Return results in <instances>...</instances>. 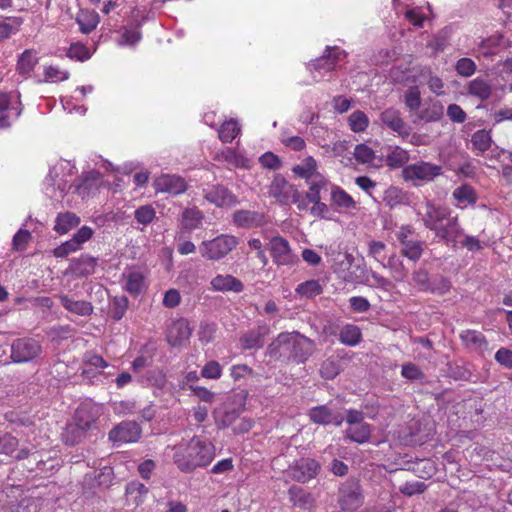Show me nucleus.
<instances>
[{
	"instance_id": "7c9ffc66",
	"label": "nucleus",
	"mask_w": 512,
	"mask_h": 512,
	"mask_svg": "<svg viewBox=\"0 0 512 512\" xmlns=\"http://www.w3.org/2000/svg\"><path fill=\"white\" fill-rule=\"evenodd\" d=\"M418 81L420 84H426L430 91L438 96L445 94L443 80L433 74L430 68L424 67L420 69Z\"/></svg>"
},
{
	"instance_id": "473e14b6",
	"label": "nucleus",
	"mask_w": 512,
	"mask_h": 512,
	"mask_svg": "<svg viewBox=\"0 0 512 512\" xmlns=\"http://www.w3.org/2000/svg\"><path fill=\"white\" fill-rule=\"evenodd\" d=\"M59 299L66 310L77 315L88 316L93 311V306L90 302L84 300H75L67 295H60Z\"/></svg>"
},
{
	"instance_id": "bb28decb",
	"label": "nucleus",
	"mask_w": 512,
	"mask_h": 512,
	"mask_svg": "<svg viewBox=\"0 0 512 512\" xmlns=\"http://www.w3.org/2000/svg\"><path fill=\"white\" fill-rule=\"evenodd\" d=\"M233 222L237 227L254 228L264 223V216L261 213L249 210H238L233 214Z\"/></svg>"
},
{
	"instance_id": "0e129e2a",
	"label": "nucleus",
	"mask_w": 512,
	"mask_h": 512,
	"mask_svg": "<svg viewBox=\"0 0 512 512\" xmlns=\"http://www.w3.org/2000/svg\"><path fill=\"white\" fill-rule=\"evenodd\" d=\"M354 157L362 164H372L375 158L374 151L365 144H359L354 149Z\"/></svg>"
},
{
	"instance_id": "69168bd1",
	"label": "nucleus",
	"mask_w": 512,
	"mask_h": 512,
	"mask_svg": "<svg viewBox=\"0 0 512 512\" xmlns=\"http://www.w3.org/2000/svg\"><path fill=\"white\" fill-rule=\"evenodd\" d=\"M201 376L206 379H219L222 376V366L217 361L211 360L202 368Z\"/></svg>"
},
{
	"instance_id": "3c124183",
	"label": "nucleus",
	"mask_w": 512,
	"mask_h": 512,
	"mask_svg": "<svg viewBox=\"0 0 512 512\" xmlns=\"http://www.w3.org/2000/svg\"><path fill=\"white\" fill-rule=\"evenodd\" d=\"M383 266L390 270L395 281L403 282L407 278L408 270L405 268L402 260L398 257H389L387 264H383Z\"/></svg>"
},
{
	"instance_id": "9b49d317",
	"label": "nucleus",
	"mask_w": 512,
	"mask_h": 512,
	"mask_svg": "<svg viewBox=\"0 0 512 512\" xmlns=\"http://www.w3.org/2000/svg\"><path fill=\"white\" fill-rule=\"evenodd\" d=\"M270 251L274 263L278 266H294L299 262V258L292 252L289 242L281 236L271 239Z\"/></svg>"
},
{
	"instance_id": "aec40b11",
	"label": "nucleus",
	"mask_w": 512,
	"mask_h": 512,
	"mask_svg": "<svg viewBox=\"0 0 512 512\" xmlns=\"http://www.w3.org/2000/svg\"><path fill=\"white\" fill-rule=\"evenodd\" d=\"M98 266V258L88 254H82L70 261L68 272L76 277H87L95 273Z\"/></svg>"
},
{
	"instance_id": "79ce46f5",
	"label": "nucleus",
	"mask_w": 512,
	"mask_h": 512,
	"mask_svg": "<svg viewBox=\"0 0 512 512\" xmlns=\"http://www.w3.org/2000/svg\"><path fill=\"white\" fill-rule=\"evenodd\" d=\"M317 168V161L312 156H308L300 164L293 167V172L295 175L309 180L319 173Z\"/></svg>"
},
{
	"instance_id": "a878e982",
	"label": "nucleus",
	"mask_w": 512,
	"mask_h": 512,
	"mask_svg": "<svg viewBox=\"0 0 512 512\" xmlns=\"http://www.w3.org/2000/svg\"><path fill=\"white\" fill-rule=\"evenodd\" d=\"M452 198L456 207L465 209L468 206L474 205L478 197L473 187L463 184L453 190Z\"/></svg>"
},
{
	"instance_id": "4d7b16f0",
	"label": "nucleus",
	"mask_w": 512,
	"mask_h": 512,
	"mask_svg": "<svg viewBox=\"0 0 512 512\" xmlns=\"http://www.w3.org/2000/svg\"><path fill=\"white\" fill-rule=\"evenodd\" d=\"M331 151L333 156L340 158V162L342 164L347 166L352 163L351 153L349 151L348 143L346 141L334 142Z\"/></svg>"
},
{
	"instance_id": "5fc2aeb1",
	"label": "nucleus",
	"mask_w": 512,
	"mask_h": 512,
	"mask_svg": "<svg viewBox=\"0 0 512 512\" xmlns=\"http://www.w3.org/2000/svg\"><path fill=\"white\" fill-rule=\"evenodd\" d=\"M404 102L410 112L419 110L421 104V94L417 86L410 87L405 91Z\"/></svg>"
},
{
	"instance_id": "423d86ee",
	"label": "nucleus",
	"mask_w": 512,
	"mask_h": 512,
	"mask_svg": "<svg viewBox=\"0 0 512 512\" xmlns=\"http://www.w3.org/2000/svg\"><path fill=\"white\" fill-rule=\"evenodd\" d=\"M239 244V239L230 234H221L199 245L201 256L207 260L217 261L226 257Z\"/></svg>"
},
{
	"instance_id": "f257e3e1",
	"label": "nucleus",
	"mask_w": 512,
	"mask_h": 512,
	"mask_svg": "<svg viewBox=\"0 0 512 512\" xmlns=\"http://www.w3.org/2000/svg\"><path fill=\"white\" fill-rule=\"evenodd\" d=\"M76 167L69 160L61 159L51 167L44 182L45 194L54 202H62L70 189L81 198L93 195L101 184V173L91 170L85 173L79 183L72 185Z\"/></svg>"
},
{
	"instance_id": "ea45409f",
	"label": "nucleus",
	"mask_w": 512,
	"mask_h": 512,
	"mask_svg": "<svg viewBox=\"0 0 512 512\" xmlns=\"http://www.w3.org/2000/svg\"><path fill=\"white\" fill-rule=\"evenodd\" d=\"M38 63L37 52L34 50H25L18 59L17 70L22 75H29Z\"/></svg>"
},
{
	"instance_id": "2eb2a0df",
	"label": "nucleus",
	"mask_w": 512,
	"mask_h": 512,
	"mask_svg": "<svg viewBox=\"0 0 512 512\" xmlns=\"http://www.w3.org/2000/svg\"><path fill=\"white\" fill-rule=\"evenodd\" d=\"M203 197L217 207H232L238 203L237 197L225 186L216 184L203 189Z\"/></svg>"
},
{
	"instance_id": "49530a36",
	"label": "nucleus",
	"mask_w": 512,
	"mask_h": 512,
	"mask_svg": "<svg viewBox=\"0 0 512 512\" xmlns=\"http://www.w3.org/2000/svg\"><path fill=\"white\" fill-rule=\"evenodd\" d=\"M265 335V329L258 327L245 333L241 337V345L244 349H256L263 345L262 338Z\"/></svg>"
},
{
	"instance_id": "864d4df0",
	"label": "nucleus",
	"mask_w": 512,
	"mask_h": 512,
	"mask_svg": "<svg viewBox=\"0 0 512 512\" xmlns=\"http://www.w3.org/2000/svg\"><path fill=\"white\" fill-rule=\"evenodd\" d=\"M348 125L355 133L363 132L369 125V119L364 112L357 110L348 117Z\"/></svg>"
},
{
	"instance_id": "a18cd8bd",
	"label": "nucleus",
	"mask_w": 512,
	"mask_h": 512,
	"mask_svg": "<svg viewBox=\"0 0 512 512\" xmlns=\"http://www.w3.org/2000/svg\"><path fill=\"white\" fill-rule=\"evenodd\" d=\"M431 7L427 3L425 6L413 7L406 11V19L416 27H422L423 22L429 17Z\"/></svg>"
},
{
	"instance_id": "cd10ccee",
	"label": "nucleus",
	"mask_w": 512,
	"mask_h": 512,
	"mask_svg": "<svg viewBox=\"0 0 512 512\" xmlns=\"http://www.w3.org/2000/svg\"><path fill=\"white\" fill-rule=\"evenodd\" d=\"M204 215L197 208H186L181 215L180 226L185 232H192L202 226Z\"/></svg>"
},
{
	"instance_id": "39448f33",
	"label": "nucleus",
	"mask_w": 512,
	"mask_h": 512,
	"mask_svg": "<svg viewBox=\"0 0 512 512\" xmlns=\"http://www.w3.org/2000/svg\"><path fill=\"white\" fill-rule=\"evenodd\" d=\"M102 407L93 402L81 403L75 412V424H70L63 432V440L68 445H75L84 436L87 429L101 414Z\"/></svg>"
},
{
	"instance_id": "b1692460",
	"label": "nucleus",
	"mask_w": 512,
	"mask_h": 512,
	"mask_svg": "<svg viewBox=\"0 0 512 512\" xmlns=\"http://www.w3.org/2000/svg\"><path fill=\"white\" fill-rule=\"evenodd\" d=\"M83 364L91 368H83L82 376L87 379H91L99 374L103 369L109 367V363L103 359L102 356L88 351L83 355Z\"/></svg>"
},
{
	"instance_id": "e2e57ef3",
	"label": "nucleus",
	"mask_w": 512,
	"mask_h": 512,
	"mask_svg": "<svg viewBox=\"0 0 512 512\" xmlns=\"http://www.w3.org/2000/svg\"><path fill=\"white\" fill-rule=\"evenodd\" d=\"M142 38L139 28H124L121 39L118 44L120 46H134Z\"/></svg>"
},
{
	"instance_id": "a19ab883",
	"label": "nucleus",
	"mask_w": 512,
	"mask_h": 512,
	"mask_svg": "<svg viewBox=\"0 0 512 512\" xmlns=\"http://www.w3.org/2000/svg\"><path fill=\"white\" fill-rule=\"evenodd\" d=\"M371 426L367 423L354 425L346 430V436L349 440L358 444H363L369 441L371 436Z\"/></svg>"
},
{
	"instance_id": "0eeeda50",
	"label": "nucleus",
	"mask_w": 512,
	"mask_h": 512,
	"mask_svg": "<svg viewBox=\"0 0 512 512\" xmlns=\"http://www.w3.org/2000/svg\"><path fill=\"white\" fill-rule=\"evenodd\" d=\"M442 174V166L427 161L406 165L402 170L403 179L415 186L433 181Z\"/></svg>"
},
{
	"instance_id": "8fccbe9b",
	"label": "nucleus",
	"mask_w": 512,
	"mask_h": 512,
	"mask_svg": "<svg viewBox=\"0 0 512 512\" xmlns=\"http://www.w3.org/2000/svg\"><path fill=\"white\" fill-rule=\"evenodd\" d=\"M240 126L237 121L231 119L225 121L218 130V136L224 143H231L240 133Z\"/></svg>"
},
{
	"instance_id": "a211bd4d",
	"label": "nucleus",
	"mask_w": 512,
	"mask_h": 512,
	"mask_svg": "<svg viewBox=\"0 0 512 512\" xmlns=\"http://www.w3.org/2000/svg\"><path fill=\"white\" fill-rule=\"evenodd\" d=\"M308 416L310 420L319 425H334L336 427L341 426L344 422V416L334 411L328 405H321L313 407L309 410Z\"/></svg>"
},
{
	"instance_id": "6ab92c4d",
	"label": "nucleus",
	"mask_w": 512,
	"mask_h": 512,
	"mask_svg": "<svg viewBox=\"0 0 512 512\" xmlns=\"http://www.w3.org/2000/svg\"><path fill=\"white\" fill-rule=\"evenodd\" d=\"M191 336V328L188 320L179 318L173 320L167 328V342L173 346H181L186 343Z\"/></svg>"
},
{
	"instance_id": "5701e85b",
	"label": "nucleus",
	"mask_w": 512,
	"mask_h": 512,
	"mask_svg": "<svg viewBox=\"0 0 512 512\" xmlns=\"http://www.w3.org/2000/svg\"><path fill=\"white\" fill-rule=\"evenodd\" d=\"M211 288L219 292L240 293L244 289L243 283L230 274H218L210 281Z\"/></svg>"
},
{
	"instance_id": "774afa93",
	"label": "nucleus",
	"mask_w": 512,
	"mask_h": 512,
	"mask_svg": "<svg viewBox=\"0 0 512 512\" xmlns=\"http://www.w3.org/2000/svg\"><path fill=\"white\" fill-rule=\"evenodd\" d=\"M455 69L459 75L469 77L475 73L476 64L470 58H461L457 61Z\"/></svg>"
},
{
	"instance_id": "4468645a",
	"label": "nucleus",
	"mask_w": 512,
	"mask_h": 512,
	"mask_svg": "<svg viewBox=\"0 0 512 512\" xmlns=\"http://www.w3.org/2000/svg\"><path fill=\"white\" fill-rule=\"evenodd\" d=\"M320 464L310 458H302L291 465L287 470L289 478L301 483L313 479L319 472Z\"/></svg>"
},
{
	"instance_id": "2f4dec72",
	"label": "nucleus",
	"mask_w": 512,
	"mask_h": 512,
	"mask_svg": "<svg viewBox=\"0 0 512 512\" xmlns=\"http://www.w3.org/2000/svg\"><path fill=\"white\" fill-rule=\"evenodd\" d=\"M331 203L337 208L347 211L357 209V202L353 197L343 188L335 185L331 188Z\"/></svg>"
},
{
	"instance_id": "c9c22d12",
	"label": "nucleus",
	"mask_w": 512,
	"mask_h": 512,
	"mask_svg": "<svg viewBox=\"0 0 512 512\" xmlns=\"http://www.w3.org/2000/svg\"><path fill=\"white\" fill-rule=\"evenodd\" d=\"M148 494V488L138 481H132L126 486V498L129 504L141 505Z\"/></svg>"
},
{
	"instance_id": "052dcab7",
	"label": "nucleus",
	"mask_w": 512,
	"mask_h": 512,
	"mask_svg": "<svg viewBox=\"0 0 512 512\" xmlns=\"http://www.w3.org/2000/svg\"><path fill=\"white\" fill-rule=\"evenodd\" d=\"M134 216L139 224L146 226L154 220L156 212L151 205H143L135 210Z\"/></svg>"
},
{
	"instance_id": "393cba45",
	"label": "nucleus",
	"mask_w": 512,
	"mask_h": 512,
	"mask_svg": "<svg viewBox=\"0 0 512 512\" xmlns=\"http://www.w3.org/2000/svg\"><path fill=\"white\" fill-rule=\"evenodd\" d=\"M215 160L224 162L234 168H248L250 160L230 147H225L215 154Z\"/></svg>"
},
{
	"instance_id": "f3484780",
	"label": "nucleus",
	"mask_w": 512,
	"mask_h": 512,
	"mask_svg": "<svg viewBox=\"0 0 512 512\" xmlns=\"http://www.w3.org/2000/svg\"><path fill=\"white\" fill-rule=\"evenodd\" d=\"M153 187L157 193L179 195L186 191L187 184L181 176L163 174L154 180Z\"/></svg>"
},
{
	"instance_id": "4be33fe9",
	"label": "nucleus",
	"mask_w": 512,
	"mask_h": 512,
	"mask_svg": "<svg viewBox=\"0 0 512 512\" xmlns=\"http://www.w3.org/2000/svg\"><path fill=\"white\" fill-rule=\"evenodd\" d=\"M269 195L281 204H289L296 195V188L284 178H275L269 187Z\"/></svg>"
},
{
	"instance_id": "6e6d98bb",
	"label": "nucleus",
	"mask_w": 512,
	"mask_h": 512,
	"mask_svg": "<svg viewBox=\"0 0 512 512\" xmlns=\"http://www.w3.org/2000/svg\"><path fill=\"white\" fill-rule=\"evenodd\" d=\"M70 74L67 70H62L58 66L49 65L44 67L45 82H60L69 78Z\"/></svg>"
},
{
	"instance_id": "f8f14e48",
	"label": "nucleus",
	"mask_w": 512,
	"mask_h": 512,
	"mask_svg": "<svg viewBox=\"0 0 512 512\" xmlns=\"http://www.w3.org/2000/svg\"><path fill=\"white\" fill-rule=\"evenodd\" d=\"M380 121L382 125L397 134L402 139H407L412 131L411 126L404 121L401 112L393 107H389L381 112Z\"/></svg>"
},
{
	"instance_id": "72a5a7b5",
	"label": "nucleus",
	"mask_w": 512,
	"mask_h": 512,
	"mask_svg": "<svg viewBox=\"0 0 512 512\" xmlns=\"http://www.w3.org/2000/svg\"><path fill=\"white\" fill-rule=\"evenodd\" d=\"M80 223V218L72 212L59 213L56 216L54 230L63 235L76 228Z\"/></svg>"
},
{
	"instance_id": "7ed1b4c3",
	"label": "nucleus",
	"mask_w": 512,
	"mask_h": 512,
	"mask_svg": "<svg viewBox=\"0 0 512 512\" xmlns=\"http://www.w3.org/2000/svg\"><path fill=\"white\" fill-rule=\"evenodd\" d=\"M173 452L172 459L177 468L184 473H191L199 467L208 466L215 458V446L200 436L182 439L178 444L169 446Z\"/></svg>"
},
{
	"instance_id": "1a4fd4ad",
	"label": "nucleus",
	"mask_w": 512,
	"mask_h": 512,
	"mask_svg": "<svg viewBox=\"0 0 512 512\" xmlns=\"http://www.w3.org/2000/svg\"><path fill=\"white\" fill-rule=\"evenodd\" d=\"M364 501L360 484L355 480L345 482L339 489V505L343 511L354 512Z\"/></svg>"
},
{
	"instance_id": "58836bf2",
	"label": "nucleus",
	"mask_w": 512,
	"mask_h": 512,
	"mask_svg": "<svg viewBox=\"0 0 512 512\" xmlns=\"http://www.w3.org/2000/svg\"><path fill=\"white\" fill-rule=\"evenodd\" d=\"M468 93L480 100H487L492 94V87L485 79L478 77L470 81Z\"/></svg>"
},
{
	"instance_id": "680f3d73",
	"label": "nucleus",
	"mask_w": 512,
	"mask_h": 512,
	"mask_svg": "<svg viewBox=\"0 0 512 512\" xmlns=\"http://www.w3.org/2000/svg\"><path fill=\"white\" fill-rule=\"evenodd\" d=\"M423 252L422 244L419 241L405 242L402 245V254L409 260L416 262L420 259Z\"/></svg>"
},
{
	"instance_id": "9d476101",
	"label": "nucleus",
	"mask_w": 512,
	"mask_h": 512,
	"mask_svg": "<svg viewBox=\"0 0 512 512\" xmlns=\"http://www.w3.org/2000/svg\"><path fill=\"white\" fill-rule=\"evenodd\" d=\"M42 352L38 341L31 338H20L11 345V359L16 363H25L37 358Z\"/></svg>"
},
{
	"instance_id": "bf43d9fd",
	"label": "nucleus",
	"mask_w": 512,
	"mask_h": 512,
	"mask_svg": "<svg viewBox=\"0 0 512 512\" xmlns=\"http://www.w3.org/2000/svg\"><path fill=\"white\" fill-rule=\"evenodd\" d=\"M67 56L77 61H86L90 59L92 53L82 43H72L67 51Z\"/></svg>"
},
{
	"instance_id": "f704fd0d",
	"label": "nucleus",
	"mask_w": 512,
	"mask_h": 512,
	"mask_svg": "<svg viewBox=\"0 0 512 512\" xmlns=\"http://www.w3.org/2000/svg\"><path fill=\"white\" fill-rule=\"evenodd\" d=\"M216 426L224 429L231 426L239 417L240 410L235 408H217L213 412Z\"/></svg>"
},
{
	"instance_id": "ddd939ff",
	"label": "nucleus",
	"mask_w": 512,
	"mask_h": 512,
	"mask_svg": "<svg viewBox=\"0 0 512 512\" xmlns=\"http://www.w3.org/2000/svg\"><path fill=\"white\" fill-rule=\"evenodd\" d=\"M19 97L0 92V129L8 128L21 114Z\"/></svg>"
},
{
	"instance_id": "09e8293b",
	"label": "nucleus",
	"mask_w": 512,
	"mask_h": 512,
	"mask_svg": "<svg viewBox=\"0 0 512 512\" xmlns=\"http://www.w3.org/2000/svg\"><path fill=\"white\" fill-rule=\"evenodd\" d=\"M409 160V153L405 149L395 146L390 148L386 155V164L391 168H399L406 164Z\"/></svg>"
},
{
	"instance_id": "37998d69",
	"label": "nucleus",
	"mask_w": 512,
	"mask_h": 512,
	"mask_svg": "<svg viewBox=\"0 0 512 512\" xmlns=\"http://www.w3.org/2000/svg\"><path fill=\"white\" fill-rule=\"evenodd\" d=\"M492 143L491 134L486 130H478L471 137L472 149L476 155H481L487 151Z\"/></svg>"
},
{
	"instance_id": "dca6fc26",
	"label": "nucleus",
	"mask_w": 512,
	"mask_h": 512,
	"mask_svg": "<svg viewBox=\"0 0 512 512\" xmlns=\"http://www.w3.org/2000/svg\"><path fill=\"white\" fill-rule=\"evenodd\" d=\"M141 428L136 422H122L109 432V439L117 446L123 443L137 442Z\"/></svg>"
},
{
	"instance_id": "e433bc0d",
	"label": "nucleus",
	"mask_w": 512,
	"mask_h": 512,
	"mask_svg": "<svg viewBox=\"0 0 512 512\" xmlns=\"http://www.w3.org/2000/svg\"><path fill=\"white\" fill-rule=\"evenodd\" d=\"M362 340V333L358 326L354 324L344 325L339 332V341L350 347L357 346Z\"/></svg>"
},
{
	"instance_id": "4c0bfd02",
	"label": "nucleus",
	"mask_w": 512,
	"mask_h": 512,
	"mask_svg": "<svg viewBox=\"0 0 512 512\" xmlns=\"http://www.w3.org/2000/svg\"><path fill=\"white\" fill-rule=\"evenodd\" d=\"M80 31L84 34L92 32L99 23V15L95 11L81 10L76 17Z\"/></svg>"
},
{
	"instance_id": "c85d7f7f",
	"label": "nucleus",
	"mask_w": 512,
	"mask_h": 512,
	"mask_svg": "<svg viewBox=\"0 0 512 512\" xmlns=\"http://www.w3.org/2000/svg\"><path fill=\"white\" fill-rule=\"evenodd\" d=\"M463 344L471 351L482 353L487 349L484 335L476 330H466L460 334Z\"/></svg>"
},
{
	"instance_id": "338daca9",
	"label": "nucleus",
	"mask_w": 512,
	"mask_h": 512,
	"mask_svg": "<svg viewBox=\"0 0 512 512\" xmlns=\"http://www.w3.org/2000/svg\"><path fill=\"white\" fill-rule=\"evenodd\" d=\"M18 446V440L11 434L0 435V453L12 455Z\"/></svg>"
},
{
	"instance_id": "603ef678",
	"label": "nucleus",
	"mask_w": 512,
	"mask_h": 512,
	"mask_svg": "<svg viewBox=\"0 0 512 512\" xmlns=\"http://www.w3.org/2000/svg\"><path fill=\"white\" fill-rule=\"evenodd\" d=\"M322 286L318 280H308L296 287V293L302 297L312 298L322 293Z\"/></svg>"
},
{
	"instance_id": "412c9836",
	"label": "nucleus",
	"mask_w": 512,
	"mask_h": 512,
	"mask_svg": "<svg viewBox=\"0 0 512 512\" xmlns=\"http://www.w3.org/2000/svg\"><path fill=\"white\" fill-rule=\"evenodd\" d=\"M122 286L129 294L138 296L146 288L145 277L139 270L127 269L122 274Z\"/></svg>"
},
{
	"instance_id": "c03bdc74",
	"label": "nucleus",
	"mask_w": 512,
	"mask_h": 512,
	"mask_svg": "<svg viewBox=\"0 0 512 512\" xmlns=\"http://www.w3.org/2000/svg\"><path fill=\"white\" fill-rule=\"evenodd\" d=\"M289 499L294 506L308 508L312 505L313 498L302 487L292 486L288 491Z\"/></svg>"
},
{
	"instance_id": "f03ea898",
	"label": "nucleus",
	"mask_w": 512,
	"mask_h": 512,
	"mask_svg": "<svg viewBox=\"0 0 512 512\" xmlns=\"http://www.w3.org/2000/svg\"><path fill=\"white\" fill-rule=\"evenodd\" d=\"M416 215L423 226L435 233V238L451 247H457L463 235L458 217L452 216L450 208L432 200H425L416 207Z\"/></svg>"
},
{
	"instance_id": "6e6552de",
	"label": "nucleus",
	"mask_w": 512,
	"mask_h": 512,
	"mask_svg": "<svg viewBox=\"0 0 512 512\" xmlns=\"http://www.w3.org/2000/svg\"><path fill=\"white\" fill-rule=\"evenodd\" d=\"M346 58L344 50L338 47H327L325 54L309 64L311 72H318L319 77L314 75V78L319 81L326 77V75L332 72L337 64Z\"/></svg>"
},
{
	"instance_id": "20e7f679",
	"label": "nucleus",
	"mask_w": 512,
	"mask_h": 512,
	"mask_svg": "<svg viewBox=\"0 0 512 512\" xmlns=\"http://www.w3.org/2000/svg\"><path fill=\"white\" fill-rule=\"evenodd\" d=\"M315 350L314 342L298 332H283L268 346L267 354L275 360L305 363Z\"/></svg>"
},
{
	"instance_id": "de8ad7c7",
	"label": "nucleus",
	"mask_w": 512,
	"mask_h": 512,
	"mask_svg": "<svg viewBox=\"0 0 512 512\" xmlns=\"http://www.w3.org/2000/svg\"><path fill=\"white\" fill-rule=\"evenodd\" d=\"M451 28L441 29L428 43L427 48L432 50L433 54L442 52L448 45L451 36Z\"/></svg>"
},
{
	"instance_id": "c756f323",
	"label": "nucleus",
	"mask_w": 512,
	"mask_h": 512,
	"mask_svg": "<svg viewBox=\"0 0 512 512\" xmlns=\"http://www.w3.org/2000/svg\"><path fill=\"white\" fill-rule=\"evenodd\" d=\"M444 113V106L440 101L429 100L426 105L417 113V120L420 122H435L441 119Z\"/></svg>"
},
{
	"instance_id": "13d9d810",
	"label": "nucleus",
	"mask_w": 512,
	"mask_h": 512,
	"mask_svg": "<svg viewBox=\"0 0 512 512\" xmlns=\"http://www.w3.org/2000/svg\"><path fill=\"white\" fill-rule=\"evenodd\" d=\"M412 285L420 291H434L429 282L428 272L425 269H418L412 274Z\"/></svg>"
}]
</instances>
